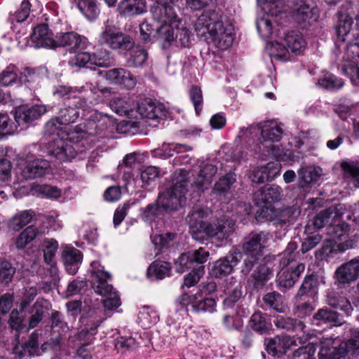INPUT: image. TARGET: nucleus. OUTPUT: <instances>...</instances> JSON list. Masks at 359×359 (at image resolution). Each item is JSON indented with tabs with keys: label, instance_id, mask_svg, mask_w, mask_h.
Returning a JSON list of instances; mask_svg holds the SVG:
<instances>
[{
	"label": "nucleus",
	"instance_id": "f257e3e1",
	"mask_svg": "<svg viewBox=\"0 0 359 359\" xmlns=\"http://www.w3.org/2000/svg\"><path fill=\"white\" fill-rule=\"evenodd\" d=\"M223 12L216 0H203V28L207 34L203 37L208 43H212L221 50L231 46L234 40V28L231 23L224 22Z\"/></svg>",
	"mask_w": 359,
	"mask_h": 359
},
{
	"label": "nucleus",
	"instance_id": "f03ea898",
	"mask_svg": "<svg viewBox=\"0 0 359 359\" xmlns=\"http://www.w3.org/2000/svg\"><path fill=\"white\" fill-rule=\"evenodd\" d=\"M153 17L161 23L158 29V34L163 48H168L172 45L189 46V32L177 18L174 8L169 5L159 4L153 10Z\"/></svg>",
	"mask_w": 359,
	"mask_h": 359
},
{
	"label": "nucleus",
	"instance_id": "7ed1b4c3",
	"mask_svg": "<svg viewBox=\"0 0 359 359\" xmlns=\"http://www.w3.org/2000/svg\"><path fill=\"white\" fill-rule=\"evenodd\" d=\"M172 185L159 194L158 203L167 212H175L186 204L189 173L177 170L171 176Z\"/></svg>",
	"mask_w": 359,
	"mask_h": 359
},
{
	"label": "nucleus",
	"instance_id": "20e7f679",
	"mask_svg": "<svg viewBox=\"0 0 359 359\" xmlns=\"http://www.w3.org/2000/svg\"><path fill=\"white\" fill-rule=\"evenodd\" d=\"M233 252L238 253L237 264L242 261L240 271L241 275H250L248 283L254 290L263 289L273 276V269L266 264L260 262L262 257L242 253L238 248H234Z\"/></svg>",
	"mask_w": 359,
	"mask_h": 359
},
{
	"label": "nucleus",
	"instance_id": "39448f33",
	"mask_svg": "<svg viewBox=\"0 0 359 359\" xmlns=\"http://www.w3.org/2000/svg\"><path fill=\"white\" fill-rule=\"evenodd\" d=\"M359 323V315L356 317ZM351 335L346 341L339 338H323L319 341L318 359H345L349 352L359 349V330H351Z\"/></svg>",
	"mask_w": 359,
	"mask_h": 359
},
{
	"label": "nucleus",
	"instance_id": "423d86ee",
	"mask_svg": "<svg viewBox=\"0 0 359 359\" xmlns=\"http://www.w3.org/2000/svg\"><path fill=\"white\" fill-rule=\"evenodd\" d=\"M90 282L94 291L100 295H107L103 300V306L107 310L117 309L120 304V298L116 292H112V285L107 283L110 274L105 271L104 267L98 262L91 263Z\"/></svg>",
	"mask_w": 359,
	"mask_h": 359
},
{
	"label": "nucleus",
	"instance_id": "0eeeda50",
	"mask_svg": "<svg viewBox=\"0 0 359 359\" xmlns=\"http://www.w3.org/2000/svg\"><path fill=\"white\" fill-rule=\"evenodd\" d=\"M90 148L86 140L81 139L76 142L64 136L54 139L46 147L48 156L55 158L60 162H65L74 158L77 154L83 152Z\"/></svg>",
	"mask_w": 359,
	"mask_h": 359
},
{
	"label": "nucleus",
	"instance_id": "6e6552de",
	"mask_svg": "<svg viewBox=\"0 0 359 359\" xmlns=\"http://www.w3.org/2000/svg\"><path fill=\"white\" fill-rule=\"evenodd\" d=\"M298 206L291 205L280 208L259 209L256 212V219L261 222H270L276 227L288 226L294 223L300 215Z\"/></svg>",
	"mask_w": 359,
	"mask_h": 359
},
{
	"label": "nucleus",
	"instance_id": "1a4fd4ad",
	"mask_svg": "<svg viewBox=\"0 0 359 359\" xmlns=\"http://www.w3.org/2000/svg\"><path fill=\"white\" fill-rule=\"evenodd\" d=\"M283 133V130L280 124L268 121L260 128L250 127L245 130H241L239 132V137L245 140L253 135L257 136L258 134H260L261 137L258 139L259 143L257 144V149H255V151L262 156L264 145H269L275 142H279L282 138Z\"/></svg>",
	"mask_w": 359,
	"mask_h": 359
},
{
	"label": "nucleus",
	"instance_id": "9d476101",
	"mask_svg": "<svg viewBox=\"0 0 359 359\" xmlns=\"http://www.w3.org/2000/svg\"><path fill=\"white\" fill-rule=\"evenodd\" d=\"M76 93H86L88 102L91 104H97L103 101L102 95L109 93V89L108 88H100L93 83H86L79 88L61 86L54 91V95L58 98H72L74 100H76L79 98L76 96Z\"/></svg>",
	"mask_w": 359,
	"mask_h": 359
},
{
	"label": "nucleus",
	"instance_id": "9b49d317",
	"mask_svg": "<svg viewBox=\"0 0 359 359\" xmlns=\"http://www.w3.org/2000/svg\"><path fill=\"white\" fill-rule=\"evenodd\" d=\"M97 41L101 45H105L112 49L130 48V38L119 32L112 25L105 24L97 36Z\"/></svg>",
	"mask_w": 359,
	"mask_h": 359
},
{
	"label": "nucleus",
	"instance_id": "f8f14e48",
	"mask_svg": "<svg viewBox=\"0 0 359 359\" xmlns=\"http://www.w3.org/2000/svg\"><path fill=\"white\" fill-rule=\"evenodd\" d=\"M270 233L264 231H251L241 244V252L263 257L264 250L271 239Z\"/></svg>",
	"mask_w": 359,
	"mask_h": 359
},
{
	"label": "nucleus",
	"instance_id": "ddd939ff",
	"mask_svg": "<svg viewBox=\"0 0 359 359\" xmlns=\"http://www.w3.org/2000/svg\"><path fill=\"white\" fill-rule=\"evenodd\" d=\"M344 323L342 314L327 306L318 309L311 318V324L323 330L339 327Z\"/></svg>",
	"mask_w": 359,
	"mask_h": 359
},
{
	"label": "nucleus",
	"instance_id": "4468645a",
	"mask_svg": "<svg viewBox=\"0 0 359 359\" xmlns=\"http://www.w3.org/2000/svg\"><path fill=\"white\" fill-rule=\"evenodd\" d=\"M319 16V10L311 0H299L292 11L294 20L304 27L316 22Z\"/></svg>",
	"mask_w": 359,
	"mask_h": 359
},
{
	"label": "nucleus",
	"instance_id": "2eb2a0df",
	"mask_svg": "<svg viewBox=\"0 0 359 359\" xmlns=\"http://www.w3.org/2000/svg\"><path fill=\"white\" fill-rule=\"evenodd\" d=\"M283 189L278 185L272 184L255 191L252 196L254 205L259 209L273 208V203L280 201Z\"/></svg>",
	"mask_w": 359,
	"mask_h": 359
},
{
	"label": "nucleus",
	"instance_id": "dca6fc26",
	"mask_svg": "<svg viewBox=\"0 0 359 359\" xmlns=\"http://www.w3.org/2000/svg\"><path fill=\"white\" fill-rule=\"evenodd\" d=\"M324 283V277L318 272L307 273L304 277L294 298L318 299L320 285Z\"/></svg>",
	"mask_w": 359,
	"mask_h": 359
},
{
	"label": "nucleus",
	"instance_id": "f3484780",
	"mask_svg": "<svg viewBox=\"0 0 359 359\" xmlns=\"http://www.w3.org/2000/svg\"><path fill=\"white\" fill-rule=\"evenodd\" d=\"M25 165L21 175L25 180L41 177L46 175L50 168V163L44 159L36 158L32 154H26L24 157Z\"/></svg>",
	"mask_w": 359,
	"mask_h": 359
},
{
	"label": "nucleus",
	"instance_id": "a211bd4d",
	"mask_svg": "<svg viewBox=\"0 0 359 359\" xmlns=\"http://www.w3.org/2000/svg\"><path fill=\"white\" fill-rule=\"evenodd\" d=\"M305 270V264L297 263L283 266L276 276V284L280 288L290 289L299 280Z\"/></svg>",
	"mask_w": 359,
	"mask_h": 359
},
{
	"label": "nucleus",
	"instance_id": "6ab92c4d",
	"mask_svg": "<svg viewBox=\"0 0 359 359\" xmlns=\"http://www.w3.org/2000/svg\"><path fill=\"white\" fill-rule=\"evenodd\" d=\"M88 39L75 32H60L55 35L53 48L64 47L69 51L85 49L88 46Z\"/></svg>",
	"mask_w": 359,
	"mask_h": 359
},
{
	"label": "nucleus",
	"instance_id": "aec40b11",
	"mask_svg": "<svg viewBox=\"0 0 359 359\" xmlns=\"http://www.w3.org/2000/svg\"><path fill=\"white\" fill-rule=\"evenodd\" d=\"M284 43L287 48L274 55V58L285 61L289 58V50L295 55H300L304 50L306 42L302 34L297 31H290L284 37Z\"/></svg>",
	"mask_w": 359,
	"mask_h": 359
},
{
	"label": "nucleus",
	"instance_id": "412c9836",
	"mask_svg": "<svg viewBox=\"0 0 359 359\" xmlns=\"http://www.w3.org/2000/svg\"><path fill=\"white\" fill-rule=\"evenodd\" d=\"M235 222L230 218L222 216L213 223L203 222V233L210 237L217 236L219 239H227L233 232Z\"/></svg>",
	"mask_w": 359,
	"mask_h": 359
},
{
	"label": "nucleus",
	"instance_id": "4be33fe9",
	"mask_svg": "<svg viewBox=\"0 0 359 359\" xmlns=\"http://www.w3.org/2000/svg\"><path fill=\"white\" fill-rule=\"evenodd\" d=\"M72 105L74 107L69 106L68 108L62 109L60 111V118L65 125L68 126L74 123L79 117H84L90 111L91 104L86 98H79L73 100Z\"/></svg>",
	"mask_w": 359,
	"mask_h": 359
},
{
	"label": "nucleus",
	"instance_id": "5701e85b",
	"mask_svg": "<svg viewBox=\"0 0 359 359\" xmlns=\"http://www.w3.org/2000/svg\"><path fill=\"white\" fill-rule=\"evenodd\" d=\"M46 111V109L43 105H21L15 109L14 118L18 127L22 129L27 128L29 123L38 119Z\"/></svg>",
	"mask_w": 359,
	"mask_h": 359
},
{
	"label": "nucleus",
	"instance_id": "b1692460",
	"mask_svg": "<svg viewBox=\"0 0 359 359\" xmlns=\"http://www.w3.org/2000/svg\"><path fill=\"white\" fill-rule=\"evenodd\" d=\"M334 278L343 287L357 280L359 278V256L339 266L335 271Z\"/></svg>",
	"mask_w": 359,
	"mask_h": 359
},
{
	"label": "nucleus",
	"instance_id": "393cba45",
	"mask_svg": "<svg viewBox=\"0 0 359 359\" xmlns=\"http://www.w3.org/2000/svg\"><path fill=\"white\" fill-rule=\"evenodd\" d=\"M237 257H238V253L233 252L232 248L224 257L213 263L209 269L210 276L222 278L231 273L233 268L237 266Z\"/></svg>",
	"mask_w": 359,
	"mask_h": 359
},
{
	"label": "nucleus",
	"instance_id": "a878e982",
	"mask_svg": "<svg viewBox=\"0 0 359 359\" xmlns=\"http://www.w3.org/2000/svg\"><path fill=\"white\" fill-rule=\"evenodd\" d=\"M302 153L294 151L291 149H286L280 146L269 144L264 145L262 158L272 157L279 161L294 163L299 161Z\"/></svg>",
	"mask_w": 359,
	"mask_h": 359
},
{
	"label": "nucleus",
	"instance_id": "bb28decb",
	"mask_svg": "<svg viewBox=\"0 0 359 359\" xmlns=\"http://www.w3.org/2000/svg\"><path fill=\"white\" fill-rule=\"evenodd\" d=\"M280 168L279 163L269 162L264 166L255 168L250 175V179L255 184L271 182L280 174Z\"/></svg>",
	"mask_w": 359,
	"mask_h": 359
},
{
	"label": "nucleus",
	"instance_id": "cd10ccee",
	"mask_svg": "<svg viewBox=\"0 0 359 359\" xmlns=\"http://www.w3.org/2000/svg\"><path fill=\"white\" fill-rule=\"evenodd\" d=\"M202 248L193 252L181 254L174 262L177 273H182L188 269L198 267L202 264Z\"/></svg>",
	"mask_w": 359,
	"mask_h": 359
},
{
	"label": "nucleus",
	"instance_id": "c85d7f7f",
	"mask_svg": "<svg viewBox=\"0 0 359 359\" xmlns=\"http://www.w3.org/2000/svg\"><path fill=\"white\" fill-rule=\"evenodd\" d=\"M105 79L111 83L118 85L123 88L130 90L136 85V79L132 74L126 69L118 68L107 71Z\"/></svg>",
	"mask_w": 359,
	"mask_h": 359
},
{
	"label": "nucleus",
	"instance_id": "c756f323",
	"mask_svg": "<svg viewBox=\"0 0 359 359\" xmlns=\"http://www.w3.org/2000/svg\"><path fill=\"white\" fill-rule=\"evenodd\" d=\"M297 175V185L302 192H309L320 178V173L312 167L301 168Z\"/></svg>",
	"mask_w": 359,
	"mask_h": 359
},
{
	"label": "nucleus",
	"instance_id": "7c9ffc66",
	"mask_svg": "<svg viewBox=\"0 0 359 359\" xmlns=\"http://www.w3.org/2000/svg\"><path fill=\"white\" fill-rule=\"evenodd\" d=\"M107 63L104 58L88 52L79 53L69 60V65L72 67H86L90 69L94 66L105 67Z\"/></svg>",
	"mask_w": 359,
	"mask_h": 359
},
{
	"label": "nucleus",
	"instance_id": "2f4dec72",
	"mask_svg": "<svg viewBox=\"0 0 359 359\" xmlns=\"http://www.w3.org/2000/svg\"><path fill=\"white\" fill-rule=\"evenodd\" d=\"M248 327L259 335H264L269 334L272 330V324L266 313L257 311L251 316Z\"/></svg>",
	"mask_w": 359,
	"mask_h": 359
},
{
	"label": "nucleus",
	"instance_id": "473e14b6",
	"mask_svg": "<svg viewBox=\"0 0 359 359\" xmlns=\"http://www.w3.org/2000/svg\"><path fill=\"white\" fill-rule=\"evenodd\" d=\"M262 308L265 311L284 313L287 308L285 299L277 291L267 292L262 297Z\"/></svg>",
	"mask_w": 359,
	"mask_h": 359
},
{
	"label": "nucleus",
	"instance_id": "72a5a7b5",
	"mask_svg": "<svg viewBox=\"0 0 359 359\" xmlns=\"http://www.w3.org/2000/svg\"><path fill=\"white\" fill-rule=\"evenodd\" d=\"M62 257L68 273L75 274L82 261L81 251L74 247L65 246L63 248Z\"/></svg>",
	"mask_w": 359,
	"mask_h": 359
},
{
	"label": "nucleus",
	"instance_id": "f704fd0d",
	"mask_svg": "<svg viewBox=\"0 0 359 359\" xmlns=\"http://www.w3.org/2000/svg\"><path fill=\"white\" fill-rule=\"evenodd\" d=\"M137 111L142 117L149 119H156L165 116L163 106L150 99H145L140 102L137 105Z\"/></svg>",
	"mask_w": 359,
	"mask_h": 359
},
{
	"label": "nucleus",
	"instance_id": "c9c22d12",
	"mask_svg": "<svg viewBox=\"0 0 359 359\" xmlns=\"http://www.w3.org/2000/svg\"><path fill=\"white\" fill-rule=\"evenodd\" d=\"M31 40L37 48H53L54 39L48 35V27L45 24L39 25L34 29L31 35Z\"/></svg>",
	"mask_w": 359,
	"mask_h": 359
},
{
	"label": "nucleus",
	"instance_id": "e433bc0d",
	"mask_svg": "<svg viewBox=\"0 0 359 359\" xmlns=\"http://www.w3.org/2000/svg\"><path fill=\"white\" fill-rule=\"evenodd\" d=\"M353 19L348 15L340 14L338 20L333 27V34L336 42H344L346 37L350 34L352 28Z\"/></svg>",
	"mask_w": 359,
	"mask_h": 359
},
{
	"label": "nucleus",
	"instance_id": "4c0bfd02",
	"mask_svg": "<svg viewBox=\"0 0 359 359\" xmlns=\"http://www.w3.org/2000/svg\"><path fill=\"white\" fill-rule=\"evenodd\" d=\"M118 11L124 16L141 15L147 11L144 0H123L118 6Z\"/></svg>",
	"mask_w": 359,
	"mask_h": 359
},
{
	"label": "nucleus",
	"instance_id": "58836bf2",
	"mask_svg": "<svg viewBox=\"0 0 359 359\" xmlns=\"http://www.w3.org/2000/svg\"><path fill=\"white\" fill-rule=\"evenodd\" d=\"M332 214L333 210L331 208L320 210L313 219L308 222L305 226V233H311L312 231L317 232V231L323 228L329 222Z\"/></svg>",
	"mask_w": 359,
	"mask_h": 359
},
{
	"label": "nucleus",
	"instance_id": "ea45409f",
	"mask_svg": "<svg viewBox=\"0 0 359 359\" xmlns=\"http://www.w3.org/2000/svg\"><path fill=\"white\" fill-rule=\"evenodd\" d=\"M187 222L189 226V233L193 239L201 241L202 240V210L200 208H195L188 215Z\"/></svg>",
	"mask_w": 359,
	"mask_h": 359
},
{
	"label": "nucleus",
	"instance_id": "a19ab883",
	"mask_svg": "<svg viewBox=\"0 0 359 359\" xmlns=\"http://www.w3.org/2000/svg\"><path fill=\"white\" fill-rule=\"evenodd\" d=\"M340 168L344 179L353 180L354 187L359 188V161L343 160L340 163Z\"/></svg>",
	"mask_w": 359,
	"mask_h": 359
},
{
	"label": "nucleus",
	"instance_id": "79ce46f5",
	"mask_svg": "<svg viewBox=\"0 0 359 359\" xmlns=\"http://www.w3.org/2000/svg\"><path fill=\"white\" fill-rule=\"evenodd\" d=\"M318 85L328 91L336 92L344 87V81L332 73L326 72L318 79Z\"/></svg>",
	"mask_w": 359,
	"mask_h": 359
},
{
	"label": "nucleus",
	"instance_id": "37998d69",
	"mask_svg": "<svg viewBox=\"0 0 359 359\" xmlns=\"http://www.w3.org/2000/svg\"><path fill=\"white\" fill-rule=\"evenodd\" d=\"M288 342L289 339L287 337L280 338V337H276L268 341L266 344L265 349L269 354L279 357L286 353L290 346Z\"/></svg>",
	"mask_w": 359,
	"mask_h": 359
},
{
	"label": "nucleus",
	"instance_id": "c03bdc74",
	"mask_svg": "<svg viewBox=\"0 0 359 359\" xmlns=\"http://www.w3.org/2000/svg\"><path fill=\"white\" fill-rule=\"evenodd\" d=\"M171 266L168 262L154 261L147 269V276L151 280H161L170 275Z\"/></svg>",
	"mask_w": 359,
	"mask_h": 359
},
{
	"label": "nucleus",
	"instance_id": "a18cd8bd",
	"mask_svg": "<svg viewBox=\"0 0 359 359\" xmlns=\"http://www.w3.org/2000/svg\"><path fill=\"white\" fill-rule=\"evenodd\" d=\"M75 3L80 12L88 20L95 19L99 13L100 9L95 0H71Z\"/></svg>",
	"mask_w": 359,
	"mask_h": 359
},
{
	"label": "nucleus",
	"instance_id": "49530a36",
	"mask_svg": "<svg viewBox=\"0 0 359 359\" xmlns=\"http://www.w3.org/2000/svg\"><path fill=\"white\" fill-rule=\"evenodd\" d=\"M34 216L35 212L32 210L20 211L15 213L10 220V227L14 231H19L29 224Z\"/></svg>",
	"mask_w": 359,
	"mask_h": 359
},
{
	"label": "nucleus",
	"instance_id": "de8ad7c7",
	"mask_svg": "<svg viewBox=\"0 0 359 359\" xmlns=\"http://www.w3.org/2000/svg\"><path fill=\"white\" fill-rule=\"evenodd\" d=\"M327 303L331 309H339L346 316H349L353 311V307L349 300L338 294H330L327 297Z\"/></svg>",
	"mask_w": 359,
	"mask_h": 359
},
{
	"label": "nucleus",
	"instance_id": "09e8293b",
	"mask_svg": "<svg viewBox=\"0 0 359 359\" xmlns=\"http://www.w3.org/2000/svg\"><path fill=\"white\" fill-rule=\"evenodd\" d=\"M296 303L295 314L300 318L310 316L316 308L318 299L294 298Z\"/></svg>",
	"mask_w": 359,
	"mask_h": 359
},
{
	"label": "nucleus",
	"instance_id": "8fccbe9b",
	"mask_svg": "<svg viewBox=\"0 0 359 359\" xmlns=\"http://www.w3.org/2000/svg\"><path fill=\"white\" fill-rule=\"evenodd\" d=\"M236 181V175L234 172H229L221 177L214 185L212 191L217 195H223L229 191L232 185Z\"/></svg>",
	"mask_w": 359,
	"mask_h": 359
},
{
	"label": "nucleus",
	"instance_id": "3c124183",
	"mask_svg": "<svg viewBox=\"0 0 359 359\" xmlns=\"http://www.w3.org/2000/svg\"><path fill=\"white\" fill-rule=\"evenodd\" d=\"M180 303L187 306L188 311L198 313L201 310V305L202 304V292L200 290L193 295L184 294L179 299Z\"/></svg>",
	"mask_w": 359,
	"mask_h": 359
},
{
	"label": "nucleus",
	"instance_id": "603ef678",
	"mask_svg": "<svg viewBox=\"0 0 359 359\" xmlns=\"http://www.w3.org/2000/svg\"><path fill=\"white\" fill-rule=\"evenodd\" d=\"M159 320V316L154 309L144 307L138 314V323L144 329L149 328Z\"/></svg>",
	"mask_w": 359,
	"mask_h": 359
},
{
	"label": "nucleus",
	"instance_id": "864d4df0",
	"mask_svg": "<svg viewBox=\"0 0 359 359\" xmlns=\"http://www.w3.org/2000/svg\"><path fill=\"white\" fill-rule=\"evenodd\" d=\"M350 231V225L345 222H341L337 224H330L327 228V234L330 239L337 243L346 238Z\"/></svg>",
	"mask_w": 359,
	"mask_h": 359
},
{
	"label": "nucleus",
	"instance_id": "5fc2aeb1",
	"mask_svg": "<svg viewBox=\"0 0 359 359\" xmlns=\"http://www.w3.org/2000/svg\"><path fill=\"white\" fill-rule=\"evenodd\" d=\"M186 150L184 145L175 143H163L161 148L155 149L151 151L154 156H158L167 158L173 156L175 153H180Z\"/></svg>",
	"mask_w": 359,
	"mask_h": 359
},
{
	"label": "nucleus",
	"instance_id": "6e6d98bb",
	"mask_svg": "<svg viewBox=\"0 0 359 359\" xmlns=\"http://www.w3.org/2000/svg\"><path fill=\"white\" fill-rule=\"evenodd\" d=\"M40 234L39 230L34 226H29L22 231L16 239V247L18 249H23L27 244L31 243Z\"/></svg>",
	"mask_w": 359,
	"mask_h": 359
},
{
	"label": "nucleus",
	"instance_id": "4d7b16f0",
	"mask_svg": "<svg viewBox=\"0 0 359 359\" xmlns=\"http://www.w3.org/2000/svg\"><path fill=\"white\" fill-rule=\"evenodd\" d=\"M109 106L112 111L120 116H129L131 112V105L127 97H113Z\"/></svg>",
	"mask_w": 359,
	"mask_h": 359
},
{
	"label": "nucleus",
	"instance_id": "13d9d810",
	"mask_svg": "<svg viewBox=\"0 0 359 359\" xmlns=\"http://www.w3.org/2000/svg\"><path fill=\"white\" fill-rule=\"evenodd\" d=\"M66 128L67 126L65 125V123L60 118V117L54 118L50 119L46 123L44 133L46 135L48 136H51L53 135L60 136V134H62L65 137L67 135L66 134Z\"/></svg>",
	"mask_w": 359,
	"mask_h": 359
},
{
	"label": "nucleus",
	"instance_id": "bf43d9fd",
	"mask_svg": "<svg viewBox=\"0 0 359 359\" xmlns=\"http://www.w3.org/2000/svg\"><path fill=\"white\" fill-rule=\"evenodd\" d=\"M18 68L14 65L8 66L0 73V86H9L17 84Z\"/></svg>",
	"mask_w": 359,
	"mask_h": 359
},
{
	"label": "nucleus",
	"instance_id": "052dcab7",
	"mask_svg": "<svg viewBox=\"0 0 359 359\" xmlns=\"http://www.w3.org/2000/svg\"><path fill=\"white\" fill-rule=\"evenodd\" d=\"M341 71L354 85H359V66L356 61H345L341 65Z\"/></svg>",
	"mask_w": 359,
	"mask_h": 359
},
{
	"label": "nucleus",
	"instance_id": "680f3d73",
	"mask_svg": "<svg viewBox=\"0 0 359 359\" xmlns=\"http://www.w3.org/2000/svg\"><path fill=\"white\" fill-rule=\"evenodd\" d=\"M6 151L0 148V181L7 183L11 177L12 165L6 158Z\"/></svg>",
	"mask_w": 359,
	"mask_h": 359
},
{
	"label": "nucleus",
	"instance_id": "e2e57ef3",
	"mask_svg": "<svg viewBox=\"0 0 359 359\" xmlns=\"http://www.w3.org/2000/svg\"><path fill=\"white\" fill-rule=\"evenodd\" d=\"M34 193L48 198L60 197L62 191L60 189L48 184H36L33 187Z\"/></svg>",
	"mask_w": 359,
	"mask_h": 359
},
{
	"label": "nucleus",
	"instance_id": "0e129e2a",
	"mask_svg": "<svg viewBox=\"0 0 359 359\" xmlns=\"http://www.w3.org/2000/svg\"><path fill=\"white\" fill-rule=\"evenodd\" d=\"M264 9L269 15L277 17L285 11V5L283 0H270L264 3Z\"/></svg>",
	"mask_w": 359,
	"mask_h": 359
},
{
	"label": "nucleus",
	"instance_id": "69168bd1",
	"mask_svg": "<svg viewBox=\"0 0 359 359\" xmlns=\"http://www.w3.org/2000/svg\"><path fill=\"white\" fill-rule=\"evenodd\" d=\"M43 257L46 264L55 262V253L58 248V243L57 241L51 238L44 241Z\"/></svg>",
	"mask_w": 359,
	"mask_h": 359
},
{
	"label": "nucleus",
	"instance_id": "338daca9",
	"mask_svg": "<svg viewBox=\"0 0 359 359\" xmlns=\"http://www.w3.org/2000/svg\"><path fill=\"white\" fill-rule=\"evenodd\" d=\"M316 351V345L313 343H309L295 350L292 353V359H315Z\"/></svg>",
	"mask_w": 359,
	"mask_h": 359
},
{
	"label": "nucleus",
	"instance_id": "774afa93",
	"mask_svg": "<svg viewBox=\"0 0 359 359\" xmlns=\"http://www.w3.org/2000/svg\"><path fill=\"white\" fill-rule=\"evenodd\" d=\"M307 237L302 243L301 251L305 254L313 249L322 240V236L319 233L312 231L311 233H306Z\"/></svg>",
	"mask_w": 359,
	"mask_h": 359
}]
</instances>
